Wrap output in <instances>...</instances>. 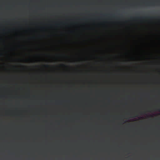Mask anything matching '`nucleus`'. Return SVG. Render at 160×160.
I'll return each mask as SVG.
<instances>
[{
  "instance_id": "nucleus-2",
  "label": "nucleus",
  "mask_w": 160,
  "mask_h": 160,
  "mask_svg": "<svg viewBox=\"0 0 160 160\" xmlns=\"http://www.w3.org/2000/svg\"><path fill=\"white\" fill-rule=\"evenodd\" d=\"M45 66L46 67H49V65H46Z\"/></svg>"
},
{
  "instance_id": "nucleus-7",
  "label": "nucleus",
  "mask_w": 160,
  "mask_h": 160,
  "mask_svg": "<svg viewBox=\"0 0 160 160\" xmlns=\"http://www.w3.org/2000/svg\"><path fill=\"white\" fill-rule=\"evenodd\" d=\"M95 1H96V0H95Z\"/></svg>"
},
{
  "instance_id": "nucleus-4",
  "label": "nucleus",
  "mask_w": 160,
  "mask_h": 160,
  "mask_svg": "<svg viewBox=\"0 0 160 160\" xmlns=\"http://www.w3.org/2000/svg\"><path fill=\"white\" fill-rule=\"evenodd\" d=\"M148 18H152V17H148Z\"/></svg>"
},
{
  "instance_id": "nucleus-3",
  "label": "nucleus",
  "mask_w": 160,
  "mask_h": 160,
  "mask_svg": "<svg viewBox=\"0 0 160 160\" xmlns=\"http://www.w3.org/2000/svg\"><path fill=\"white\" fill-rule=\"evenodd\" d=\"M62 66H66L65 65H64V64H62Z\"/></svg>"
},
{
  "instance_id": "nucleus-5",
  "label": "nucleus",
  "mask_w": 160,
  "mask_h": 160,
  "mask_svg": "<svg viewBox=\"0 0 160 160\" xmlns=\"http://www.w3.org/2000/svg\"><path fill=\"white\" fill-rule=\"evenodd\" d=\"M2 54H0V56H2Z\"/></svg>"
},
{
  "instance_id": "nucleus-9",
  "label": "nucleus",
  "mask_w": 160,
  "mask_h": 160,
  "mask_svg": "<svg viewBox=\"0 0 160 160\" xmlns=\"http://www.w3.org/2000/svg\"><path fill=\"white\" fill-rule=\"evenodd\" d=\"M121 1H122V0H121Z\"/></svg>"
},
{
  "instance_id": "nucleus-6",
  "label": "nucleus",
  "mask_w": 160,
  "mask_h": 160,
  "mask_svg": "<svg viewBox=\"0 0 160 160\" xmlns=\"http://www.w3.org/2000/svg\"><path fill=\"white\" fill-rule=\"evenodd\" d=\"M30 1H31V0H30Z\"/></svg>"
},
{
  "instance_id": "nucleus-11",
  "label": "nucleus",
  "mask_w": 160,
  "mask_h": 160,
  "mask_svg": "<svg viewBox=\"0 0 160 160\" xmlns=\"http://www.w3.org/2000/svg\"><path fill=\"white\" fill-rule=\"evenodd\" d=\"M16 1V0H15V1Z\"/></svg>"
},
{
  "instance_id": "nucleus-8",
  "label": "nucleus",
  "mask_w": 160,
  "mask_h": 160,
  "mask_svg": "<svg viewBox=\"0 0 160 160\" xmlns=\"http://www.w3.org/2000/svg\"><path fill=\"white\" fill-rule=\"evenodd\" d=\"M110 1H111V0H110Z\"/></svg>"
},
{
  "instance_id": "nucleus-10",
  "label": "nucleus",
  "mask_w": 160,
  "mask_h": 160,
  "mask_svg": "<svg viewBox=\"0 0 160 160\" xmlns=\"http://www.w3.org/2000/svg\"><path fill=\"white\" fill-rule=\"evenodd\" d=\"M141 1H142V0H141Z\"/></svg>"
},
{
  "instance_id": "nucleus-1",
  "label": "nucleus",
  "mask_w": 160,
  "mask_h": 160,
  "mask_svg": "<svg viewBox=\"0 0 160 160\" xmlns=\"http://www.w3.org/2000/svg\"><path fill=\"white\" fill-rule=\"evenodd\" d=\"M138 18V19H143L145 18L144 17H138L136 18Z\"/></svg>"
}]
</instances>
